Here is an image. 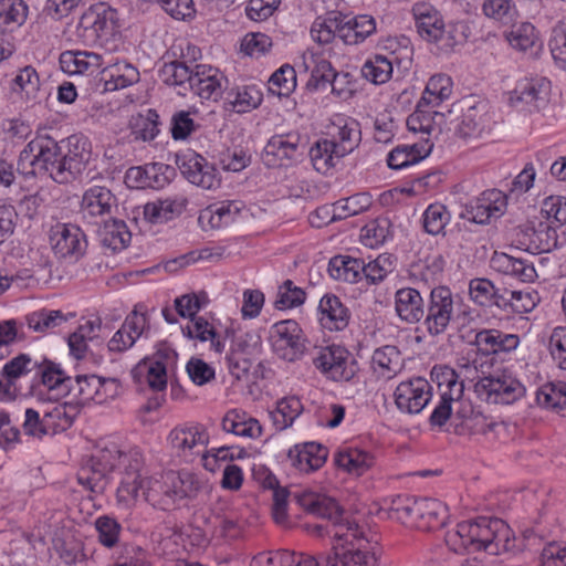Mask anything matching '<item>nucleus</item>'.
I'll return each instance as SVG.
<instances>
[{
    "instance_id": "f257e3e1",
    "label": "nucleus",
    "mask_w": 566,
    "mask_h": 566,
    "mask_svg": "<svg viewBox=\"0 0 566 566\" xmlns=\"http://www.w3.org/2000/svg\"><path fill=\"white\" fill-rule=\"evenodd\" d=\"M290 495L310 514L326 518L333 522L334 525H338L343 521L344 510L335 499L311 490L290 493L287 488L282 486L273 492L272 515L276 523H283L286 520V506Z\"/></svg>"
},
{
    "instance_id": "f03ea898",
    "label": "nucleus",
    "mask_w": 566,
    "mask_h": 566,
    "mask_svg": "<svg viewBox=\"0 0 566 566\" xmlns=\"http://www.w3.org/2000/svg\"><path fill=\"white\" fill-rule=\"evenodd\" d=\"M345 525L350 532L353 539L357 541V545L353 541H348L349 534L335 533L334 536L339 541H345L346 545H335L332 552L324 556L325 566H376L378 558L376 552L369 551L363 541L368 544V539L364 538L363 532L355 522L344 520L337 526Z\"/></svg>"
},
{
    "instance_id": "7ed1b4c3",
    "label": "nucleus",
    "mask_w": 566,
    "mask_h": 566,
    "mask_svg": "<svg viewBox=\"0 0 566 566\" xmlns=\"http://www.w3.org/2000/svg\"><path fill=\"white\" fill-rule=\"evenodd\" d=\"M447 506L434 499H417L398 495L394 497L387 509L389 518H395L402 524H413L419 520H428L443 526Z\"/></svg>"
},
{
    "instance_id": "20e7f679",
    "label": "nucleus",
    "mask_w": 566,
    "mask_h": 566,
    "mask_svg": "<svg viewBox=\"0 0 566 566\" xmlns=\"http://www.w3.org/2000/svg\"><path fill=\"white\" fill-rule=\"evenodd\" d=\"M262 339L256 332H245L233 337L230 349L226 355L228 369L237 379L248 377L256 355L261 353Z\"/></svg>"
},
{
    "instance_id": "39448f33",
    "label": "nucleus",
    "mask_w": 566,
    "mask_h": 566,
    "mask_svg": "<svg viewBox=\"0 0 566 566\" xmlns=\"http://www.w3.org/2000/svg\"><path fill=\"white\" fill-rule=\"evenodd\" d=\"M552 85L545 77L523 78L510 92L511 106L525 108L528 112L544 111L551 99Z\"/></svg>"
},
{
    "instance_id": "423d86ee",
    "label": "nucleus",
    "mask_w": 566,
    "mask_h": 566,
    "mask_svg": "<svg viewBox=\"0 0 566 566\" xmlns=\"http://www.w3.org/2000/svg\"><path fill=\"white\" fill-rule=\"evenodd\" d=\"M300 140V135L293 133L272 136L261 154L263 164L269 168L295 165L304 154Z\"/></svg>"
},
{
    "instance_id": "0eeeda50",
    "label": "nucleus",
    "mask_w": 566,
    "mask_h": 566,
    "mask_svg": "<svg viewBox=\"0 0 566 566\" xmlns=\"http://www.w3.org/2000/svg\"><path fill=\"white\" fill-rule=\"evenodd\" d=\"M474 387L475 392L489 403L510 405L525 394L524 386L517 379L506 375L483 377Z\"/></svg>"
},
{
    "instance_id": "6e6552de",
    "label": "nucleus",
    "mask_w": 566,
    "mask_h": 566,
    "mask_svg": "<svg viewBox=\"0 0 566 566\" xmlns=\"http://www.w3.org/2000/svg\"><path fill=\"white\" fill-rule=\"evenodd\" d=\"M349 358L344 347L332 345L319 352L314 358V365L335 381H348L356 374V361Z\"/></svg>"
},
{
    "instance_id": "1a4fd4ad",
    "label": "nucleus",
    "mask_w": 566,
    "mask_h": 566,
    "mask_svg": "<svg viewBox=\"0 0 566 566\" xmlns=\"http://www.w3.org/2000/svg\"><path fill=\"white\" fill-rule=\"evenodd\" d=\"M453 314V300L450 289L434 287L430 293L424 326L431 336L446 332Z\"/></svg>"
},
{
    "instance_id": "9d476101",
    "label": "nucleus",
    "mask_w": 566,
    "mask_h": 566,
    "mask_svg": "<svg viewBox=\"0 0 566 566\" xmlns=\"http://www.w3.org/2000/svg\"><path fill=\"white\" fill-rule=\"evenodd\" d=\"M176 165L184 177L198 187L212 189L220 184L216 168L195 151L177 154Z\"/></svg>"
},
{
    "instance_id": "9b49d317",
    "label": "nucleus",
    "mask_w": 566,
    "mask_h": 566,
    "mask_svg": "<svg viewBox=\"0 0 566 566\" xmlns=\"http://www.w3.org/2000/svg\"><path fill=\"white\" fill-rule=\"evenodd\" d=\"M271 339L274 350L287 361H295L304 353L301 328L293 319L275 323L271 329Z\"/></svg>"
},
{
    "instance_id": "f8f14e48",
    "label": "nucleus",
    "mask_w": 566,
    "mask_h": 566,
    "mask_svg": "<svg viewBox=\"0 0 566 566\" xmlns=\"http://www.w3.org/2000/svg\"><path fill=\"white\" fill-rule=\"evenodd\" d=\"M505 207L506 196L497 189H490L465 205L460 218L478 224H485L492 217H500Z\"/></svg>"
},
{
    "instance_id": "ddd939ff",
    "label": "nucleus",
    "mask_w": 566,
    "mask_h": 566,
    "mask_svg": "<svg viewBox=\"0 0 566 566\" xmlns=\"http://www.w3.org/2000/svg\"><path fill=\"white\" fill-rule=\"evenodd\" d=\"M397 408L408 415H417L423 410L431 399V386L421 378L400 382L395 390Z\"/></svg>"
},
{
    "instance_id": "4468645a",
    "label": "nucleus",
    "mask_w": 566,
    "mask_h": 566,
    "mask_svg": "<svg viewBox=\"0 0 566 566\" xmlns=\"http://www.w3.org/2000/svg\"><path fill=\"white\" fill-rule=\"evenodd\" d=\"M38 153L39 174L48 175L57 184H67L65 175H62V149L60 142L46 134L35 137Z\"/></svg>"
},
{
    "instance_id": "2eb2a0df",
    "label": "nucleus",
    "mask_w": 566,
    "mask_h": 566,
    "mask_svg": "<svg viewBox=\"0 0 566 566\" xmlns=\"http://www.w3.org/2000/svg\"><path fill=\"white\" fill-rule=\"evenodd\" d=\"M62 149V175L66 176L67 184L85 169L91 153L87 149V139L83 136L72 135L60 142Z\"/></svg>"
},
{
    "instance_id": "dca6fc26",
    "label": "nucleus",
    "mask_w": 566,
    "mask_h": 566,
    "mask_svg": "<svg viewBox=\"0 0 566 566\" xmlns=\"http://www.w3.org/2000/svg\"><path fill=\"white\" fill-rule=\"evenodd\" d=\"M50 243L55 255L63 259L67 256L78 259L86 248V241L81 229L66 223H57L51 228Z\"/></svg>"
},
{
    "instance_id": "f3484780",
    "label": "nucleus",
    "mask_w": 566,
    "mask_h": 566,
    "mask_svg": "<svg viewBox=\"0 0 566 566\" xmlns=\"http://www.w3.org/2000/svg\"><path fill=\"white\" fill-rule=\"evenodd\" d=\"M116 10L104 2L91 6L81 17L80 27L92 31L101 41L113 36L117 31Z\"/></svg>"
},
{
    "instance_id": "a211bd4d",
    "label": "nucleus",
    "mask_w": 566,
    "mask_h": 566,
    "mask_svg": "<svg viewBox=\"0 0 566 566\" xmlns=\"http://www.w3.org/2000/svg\"><path fill=\"white\" fill-rule=\"evenodd\" d=\"M175 169L161 163L147 164L144 167H130L125 174V182L130 188L159 189L169 184Z\"/></svg>"
},
{
    "instance_id": "6ab92c4d",
    "label": "nucleus",
    "mask_w": 566,
    "mask_h": 566,
    "mask_svg": "<svg viewBox=\"0 0 566 566\" xmlns=\"http://www.w3.org/2000/svg\"><path fill=\"white\" fill-rule=\"evenodd\" d=\"M139 81L138 70L128 62H113L105 56V64L99 72V82H103V92L116 91L130 86Z\"/></svg>"
},
{
    "instance_id": "aec40b11",
    "label": "nucleus",
    "mask_w": 566,
    "mask_h": 566,
    "mask_svg": "<svg viewBox=\"0 0 566 566\" xmlns=\"http://www.w3.org/2000/svg\"><path fill=\"white\" fill-rule=\"evenodd\" d=\"M202 488L198 476L188 471H169L165 474L163 494L166 499L176 502L184 499H193Z\"/></svg>"
},
{
    "instance_id": "412c9836",
    "label": "nucleus",
    "mask_w": 566,
    "mask_h": 566,
    "mask_svg": "<svg viewBox=\"0 0 566 566\" xmlns=\"http://www.w3.org/2000/svg\"><path fill=\"white\" fill-rule=\"evenodd\" d=\"M115 205L116 198L109 189L94 186L84 192L81 201V212L84 219L93 222L95 218L111 213Z\"/></svg>"
},
{
    "instance_id": "4be33fe9",
    "label": "nucleus",
    "mask_w": 566,
    "mask_h": 566,
    "mask_svg": "<svg viewBox=\"0 0 566 566\" xmlns=\"http://www.w3.org/2000/svg\"><path fill=\"white\" fill-rule=\"evenodd\" d=\"M419 35L429 42H439L446 34L444 22L440 13L428 4L413 8Z\"/></svg>"
},
{
    "instance_id": "5701e85b",
    "label": "nucleus",
    "mask_w": 566,
    "mask_h": 566,
    "mask_svg": "<svg viewBox=\"0 0 566 566\" xmlns=\"http://www.w3.org/2000/svg\"><path fill=\"white\" fill-rule=\"evenodd\" d=\"M327 455V449L316 442L296 444L289 451L293 465L304 472L318 470L326 462Z\"/></svg>"
},
{
    "instance_id": "b1692460",
    "label": "nucleus",
    "mask_w": 566,
    "mask_h": 566,
    "mask_svg": "<svg viewBox=\"0 0 566 566\" xmlns=\"http://www.w3.org/2000/svg\"><path fill=\"white\" fill-rule=\"evenodd\" d=\"M474 343L479 352L491 355L515 349L520 338L515 334H505L497 329H482L476 333Z\"/></svg>"
},
{
    "instance_id": "393cba45",
    "label": "nucleus",
    "mask_w": 566,
    "mask_h": 566,
    "mask_svg": "<svg viewBox=\"0 0 566 566\" xmlns=\"http://www.w3.org/2000/svg\"><path fill=\"white\" fill-rule=\"evenodd\" d=\"M509 526L501 518L481 517L480 551L497 555L501 548L506 549Z\"/></svg>"
},
{
    "instance_id": "a878e982",
    "label": "nucleus",
    "mask_w": 566,
    "mask_h": 566,
    "mask_svg": "<svg viewBox=\"0 0 566 566\" xmlns=\"http://www.w3.org/2000/svg\"><path fill=\"white\" fill-rule=\"evenodd\" d=\"M395 308L397 315L409 324L418 323L424 317V303L419 291L403 287L395 294Z\"/></svg>"
},
{
    "instance_id": "bb28decb",
    "label": "nucleus",
    "mask_w": 566,
    "mask_h": 566,
    "mask_svg": "<svg viewBox=\"0 0 566 566\" xmlns=\"http://www.w3.org/2000/svg\"><path fill=\"white\" fill-rule=\"evenodd\" d=\"M205 528L203 536L208 538H223L232 535V531L238 528V521L231 512L224 510L223 506L211 507L208 515L200 516Z\"/></svg>"
},
{
    "instance_id": "cd10ccee",
    "label": "nucleus",
    "mask_w": 566,
    "mask_h": 566,
    "mask_svg": "<svg viewBox=\"0 0 566 566\" xmlns=\"http://www.w3.org/2000/svg\"><path fill=\"white\" fill-rule=\"evenodd\" d=\"M319 322L329 331H343L349 322V312L336 295L326 294L319 301Z\"/></svg>"
},
{
    "instance_id": "c85d7f7f",
    "label": "nucleus",
    "mask_w": 566,
    "mask_h": 566,
    "mask_svg": "<svg viewBox=\"0 0 566 566\" xmlns=\"http://www.w3.org/2000/svg\"><path fill=\"white\" fill-rule=\"evenodd\" d=\"M111 385L115 387V391L112 396H117L119 382L115 378L105 379L102 377H97L95 375L85 376L77 375L75 378H72V384L70 387V394L74 392L80 396L83 400H96L101 403L103 400L97 399L99 396L101 387Z\"/></svg>"
},
{
    "instance_id": "c756f323",
    "label": "nucleus",
    "mask_w": 566,
    "mask_h": 566,
    "mask_svg": "<svg viewBox=\"0 0 566 566\" xmlns=\"http://www.w3.org/2000/svg\"><path fill=\"white\" fill-rule=\"evenodd\" d=\"M143 463V457L138 450L124 453L123 460L119 463L124 465V476L120 485L122 490L128 494L137 495L138 491L144 486V479L140 472Z\"/></svg>"
},
{
    "instance_id": "7c9ffc66",
    "label": "nucleus",
    "mask_w": 566,
    "mask_h": 566,
    "mask_svg": "<svg viewBox=\"0 0 566 566\" xmlns=\"http://www.w3.org/2000/svg\"><path fill=\"white\" fill-rule=\"evenodd\" d=\"M328 273L335 280L355 283L361 275L365 276V262L348 255H336L329 260Z\"/></svg>"
},
{
    "instance_id": "2f4dec72",
    "label": "nucleus",
    "mask_w": 566,
    "mask_h": 566,
    "mask_svg": "<svg viewBox=\"0 0 566 566\" xmlns=\"http://www.w3.org/2000/svg\"><path fill=\"white\" fill-rule=\"evenodd\" d=\"M101 242L112 251H120L128 247L132 233L123 220L111 219L105 221L98 230Z\"/></svg>"
},
{
    "instance_id": "473e14b6",
    "label": "nucleus",
    "mask_w": 566,
    "mask_h": 566,
    "mask_svg": "<svg viewBox=\"0 0 566 566\" xmlns=\"http://www.w3.org/2000/svg\"><path fill=\"white\" fill-rule=\"evenodd\" d=\"M223 431L240 437L258 438L262 433V427L254 418H245L238 410H230L221 422Z\"/></svg>"
},
{
    "instance_id": "72a5a7b5",
    "label": "nucleus",
    "mask_w": 566,
    "mask_h": 566,
    "mask_svg": "<svg viewBox=\"0 0 566 566\" xmlns=\"http://www.w3.org/2000/svg\"><path fill=\"white\" fill-rule=\"evenodd\" d=\"M335 463L338 468L357 476L364 474L374 463V458L366 451L344 448L335 455Z\"/></svg>"
},
{
    "instance_id": "f704fd0d",
    "label": "nucleus",
    "mask_w": 566,
    "mask_h": 566,
    "mask_svg": "<svg viewBox=\"0 0 566 566\" xmlns=\"http://www.w3.org/2000/svg\"><path fill=\"white\" fill-rule=\"evenodd\" d=\"M172 448L181 452H191L198 444L208 443V434L203 427L175 428L169 434Z\"/></svg>"
},
{
    "instance_id": "c9c22d12",
    "label": "nucleus",
    "mask_w": 566,
    "mask_h": 566,
    "mask_svg": "<svg viewBox=\"0 0 566 566\" xmlns=\"http://www.w3.org/2000/svg\"><path fill=\"white\" fill-rule=\"evenodd\" d=\"M314 63L315 65L307 82V87L316 91L331 85L333 93L340 95L343 88L336 87V83L339 81V74L334 71L331 62L324 59H316Z\"/></svg>"
},
{
    "instance_id": "e433bc0d",
    "label": "nucleus",
    "mask_w": 566,
    "mask_h": 566,
    "mask_svg": "<svg viewBox=\"0 0 566 566\" xmlns=\"http://www.w3.org/2000/svg\"><path fill=\"white\" fill-rule=\"evenodd\" d=\"M195 94L205 99H217L221 93V82L217 77V74H206L205 65L195 66V75L189 85Z\"/></svg>"
},
{
    "instance_id": "4c0bfd02",
    "label": "nucleus",
    "mask_w": 566,
    "mask_h": 566,
    "mask_svg": "<svg viewBox=\"0 0 566 566\" xmlns=\"http://www.w3.org/2000/svg\"><path fill=\"white\" fill-rule=\"evenodd\" d=\"M452 92V81L444 74H436L430 77L422 97L420 98L419 107L428 105L438 106L442 101L448 98Z\"/></svg>"
},
{
    "instance_id": "58836bf2",
    "label": "nucleus",
    "mask_w": 566,
    "mask_h": 566,
    "mask_svg": "<svg viewBox=\"0 0 566 566\" xmlns=\"http://www.w3.org/2000/svg\"><path fill=\"white\" fill-rule=\"evenodd\" d=\"M464 106V103L459 106L462 115L457 133L464 139L479 137L484 129V113L476 106Z\"/></svg>"
},
{
    "instance_id": "ea45409f",
    "label": "nucleus",
    "mask_w": 566,
    "mask_h": 566,
    "mask_svg": "<svg viewBox=\"0 0 566 566\" xmlns=\"http://www.w3.org/2000/svg\"><path fill=\"white\" fill-rule=\"evenodd\" d=\"M29 364H31L30 356L20 354L4 365L2 375L7 379V384L3 385L0 380V394H3L9 400L15 397V389L11 390V387L14 386V381L23 374L31 371V369L28 368Z\"/></svg>"
},
{
    "instance_id": "a19ab883",
    "label": "nucleus",
    "mask_w": 566,
    "mask_h": 566,
    "mask_svg": "<svg viewBox=\"0 0 566 566\" xmlns=\"http://www.w3.org/2000/svg\"><path fill=\"white\" fill-rule=\"evenodd\" d=\"M263 99V94L256 85H245L231 91L228 94V101L237 113H247L256 108Z\"/></svg>"
},
{
    "instance_id": "79ce46f5",
    "label": "nucleus",
    "mask_w": 566,
    "mask_h": 566,
    "mask_svg": "<svg viewBox=\"0 0 566 566\" xmlns=\"http://www.w3.org/2000/svg\"><path fill=\"white\" fill-rule=\"evenodd\" d=\"M42 382L51 391H56V395L65 396L70 394L72 377L55 363L44 360L43 369L41 371Z\"/></svg>"
},
{
    "instance_id": "37998d69",
    "label": "nucleus",
    "mask_w": 566,
    "mask_h": 566,
    "mask_svg": "<svg viewBox=\"0 0 566 566\" xmlns=\"http://www.w3.org/2000/svg\"><path fill=\"white\" fill-rule=\"evenodd\" d=\"M193 75L195 70L180 61L165 63L159 71V76L164 83L180 86L184 90L189 88Z\"/></svg>"
},
{
    "instance_id": "c03bdc74",
    "label": "nucleus",
    "mask_w": 566,
    "mask_h": 566,
    "mask_svg": "<svg viewBox=\"0 0 566 566\" xmlns=\"http://www.w3.org/2000/svg\"><path fill=\"white\" fill-rule=\"evenodd\" d=\"M303 406L298 398L286 397L277 401L276 410L271 412L274 424L280 429H286L292 426L300 416Z\"/></svg>"
},
{
    "instance_id": "a18cd8bd",
    "label": "nucleus",
    "mask_w": 566,
    "mask_h": 566,
    "mask_svg": "<svg viewBox=\"0 0 566 566\" xmlns=\"http://www.w3.org/2000/svg\"><path fill=\"white\" fill-rule=\"evenodd\" d=\"M67 317L59 310L42 308L27 316L28 326L34 332L44 333L65 323Z\"/></svg>"
},
{
    "instance_id": "49530a36",
    "label": "nucleus",
    "mask_w": 566,
    "mask_h": 566,
    "mask_svg": "<svg viewBox=\"0 0 566 566\" xmlns=\"http://www.w3.org/2000/svg\"><path fill=\"white\" fill-rule=\"evenodd\" d=\"M77 481L91 492L102 494L108 484V475L87 460L77 473Z\"/></svg>"
},
{
    "instance_id": "de8ad7c7",
    "label": "nucleus",
    "mask_w": 566,
    "mask_h": 566,
    "mask_svg": "<svg viewBox=\"0 0 566 566\" xmlns=\"http://www.w3.org/2000/svg\"><path fill=\"white\" fill-rule=\"evenodd\" d=\"M431 376L434 377L441 395L462 397L464 385L462 381H459V376L453 368L448 366L434 367Z\"/></svg>"
},
{
    "instance_id": "09e8293b",
    "label": "nucleus",
    "mask_w": 566,
    "mask_h": 566,
    "mask_svg": "<svg viewBox=\"0 0 566 566\" xmlns=\"http://www.w3.org/2000/svg\"><path fill=\"white\" fill-rule=\"evenodd\" d=\"M295 87L296 73L289 64L282 65L269 80V91L279 96H289Z\"/></svg>"
},
{
    "instance_id": "8fccbe9b",
    "label": "nucleus",
    "mask_w": 566,
    "mask_h": 566,
    "mask_svg": "<svg viewBox=\"0 0 566 566\" xmlns=\"http://www.w3.org/2000/svg\"><path fill=\"white\" fill-rule=\"evenodd\" d=\"M392 74V61L382 55H376L361 67V75L374 84L386 83Z\"/></svg>"
},
{
    "instance_id": "3c124183",
    "label": "nucleus",
    "mask_w": 566,
    "mask_h": 566,
    "mask_svg": "<svg viewBox=\"0 0 566 566\" xmlns=\"http://www.w3.org/2000/svg\"><path fill=\"white\" fill-rule=\"evenodd\" d=\"M371 205L370 196L366 192L356 193L346 199L338 200L334 205L333 219H345L350 216H356L369 208Z\"/></svg>"
},
{
    "instance_id": "603ef678",
    "label": "nucleus",
    "mask_w": 566,
    "mask_h": 566,
    "mask_svg": "<svg viewBox=\"0 0 566 566\" xmlns=\"http://www.w3.org/2000/svg\"><path fill=\"white\" fill-rule=\"evenodd\" d=\"M450 220V213L446 206L441 203L430 205L423 213V228L426 232L432 235L441 234Z\"/></svg>"
},
{
    "instance_id": "864d4df0",
    "label": "nucleus",
    "mask_w": 566,
    "mask_h": 566,
    "mask_svg": "<svg viewBox=\"0 0 566 566\" xmlns=\"http://www.w3.org/2000/svg\"><path fill=\"white\" fill-rule=\"evenodd\" d=\"M506 40L512 48L518 51H526L536 45L537 35L533 24L523 22L512 27L506 33Z\"/></svg>"
},
{
    "instance_id": "5fc2aeb1",
    "label": "nucleus",
    "mask_w": 566,
    "mask_h": 566,
    "mask_svg": "<svg viewBox=\"0 0 566 566\" xmlns=\"http://www.w3.org/2000/svg\"><path fill=\"white\" fill-rule=\"evenodd\" d=\"M333 140L319 139L310 149L313 167L321 174H327L334 166Z\"/></svg>"
},
{
    "instance_id": "6e6d98bb",
    "label": "nucleus",
    "mask_w": 566,
    "mask_h": 566,
    "mask_svg": "<svg viewBox=\"0 0 566 566\" xmlns=\"http://www.w3.org/2000/svg\"><path fill=\"white\" fill-rule=\"evenodd\" d=\"M187 202L185 197L166 198L159 200L158 203L147 205L145 207V213L151 219L161 216L169 219V214H180L185 210Z\"/></svg>"
},
{
    "instance_id": "4d7b16f0",
    "label": "nucleus",
    "mask_w": 566,
    "mask_h": 566,
    "mask_svg": "<svg viewBox=\"0 0 566 566\" xmlns=\"http://www.w3.org/2000/svg\"><path fill=\"white\" fill-rule=\"evenodd\" d=\"M95 528L98 533V541L105 547H114L118 543L120 524L108 515L95 520Z\"/></svg>"
},
{
    "instance_id": "13d9d810",
    "label": "nucleus",
    "mask_w": 566,
    "mask_h": 566,
    "mask_svg": "<svg viewBox=\"0 0 566 566\" xmlns=\"http://www.w3.org/2000/svg\"><path fill=\"white\" fill-rule=\"evenodd\" d=\"M306 293L301 287L294 285L291 280H286L279 287L275 307L279 310L292 308L304 303Z\"/></svg>"
},
{
    "instance_id": "bf43d9fd",
    "label": "nucleus",
    "mask_w": 566,
    "mask_h": 566,
    "mask_svg": "<svg viewBox=\"0 0 566 566\" xmlns=\"http://www.w3.org/2000/svg\"><path fill=\"white\" fill-rule=\"evenodd\" d=\"M159 115L148 109L146 115H138L133 120L134 134L143 140H153L159 133Z\"/></svg>"
},
{
    "instance_id": "052dcab7",
    "label": "nucleus",
    "mask_w": 566,
    "mask_h": 566,
    "mask_svg": "<svg viewBox=\"0 0 566 566\" xmlns=\"http://www.w3.org/2000/svg\"><path fill=\"white\" fill-rule=\"evenodd\" d=\"M124 457L115 446L99 450L96 454L92 455L88 460L94 463L96 468L102 470L105 474H109L119 465Z\"/></svg>"
},
{
    "instance_id": "680f3d73",
    "label": "nucleus",
    "mask_w": 566,
    "mask_h": 566,
    "mask_svg": "<svg viewBox=\"0 0 566 566\" xmlns=\"http://www.w3.org/2000/svg\"><path fill=\"white\" fill-rule=\"evenodd\" d=\"M389 220L376 219L361 229L365 244L374 248L384 243L389 234Z\"/></svg>"
},
{
    "instance_id": "e2e57ef3",
    "label": "nucleus",
    "mask_w": 566,
    "mask_h": 566,
    "mask_svg": "<svg viewBox=\"0 0 566 566\" xmlns=\"http://www.w3.org/2000/svg\"><path fill=\"white\" fill-rule=\"evenodd\" d=\"M17 171L24 177L35 176L39 174L35 138L29 142L20 153Z\"/></svg>"
},
{
    "instance_id": "0e129e2a",
    "label": "nucleus",
    "mask_w": 566,
    "mask_h": 566,
    "mask_svg": "<svg viewBox=\"0 0 566 566\" xmlns=\"http://www.w3.org/2000/svg\"><path fill=\"white\" fill-rule=\"evenodd\" d=\"M206 302L207 296L205 293H202L201 296L195 293L185 294L175 300V307L177 313L181 317H189L190 319H192V317H198L197 313L200 311V308Z\"/></svg>"
},
{
    "instance_id": "69168bd1",
    "label": "nucleus",
    "mask_w": 566,
    "mask_h": 566,
    "mask_svg": "<svg viewBox=\"0 0 566 566\" xmlns=\"http://www.w3.org/2000/svg\"><path fill=\"white\" fill-rule=\"evenodd\" d=\"M186 370L191 381L198 386L214 379V369L200 358L191 357L186 365Z\"/></svg>"
},
{
    "instance_id": "338daca9",
    "label": "nucleus",
    "mask_w": 566,
    "mask_h": 566,
    "mask_svg": "<svg viewBox=\"0 0 566 566\" xmlns=\"http://www.w3.org/2000/svg\"><path fill=\"white\" fill-rule=\"evenodd\" d=\"M28 15V6L23 0H1L0 1V18H3L6 23L22 24Z\"/></svg>"
},
{
    "instance_id": "774afa93",
    "label": "nucleus",
    "mask_w": 566,
    "mask_h": 566,
    "mask_svg": "<svg viewBox=\"0 0 566 566\" xmlns=\"http://www.w3.org/2000/svg\"><path fill=\"white\" fill-rule=\"evenodd\" d=\"M272 46V40L264 33H249L241 43V50L250 56L265 54Z\"/></svg>"
}]
</instances>
